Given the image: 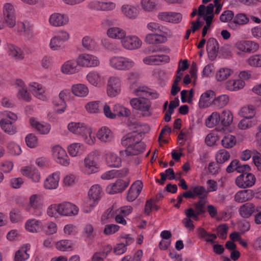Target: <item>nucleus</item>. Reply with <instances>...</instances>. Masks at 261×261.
<instances>
[{
	"mask_svg": "<svg viewBox=\"0 0 261 261\" xmlns=\"http://www.w3.org/2000/svg\"><path fill=\"white\" fill-rule=\"evenodd\" d=\"M244 85L245 83L243 81L241 80H233L228 81L226 84L225 87L227 90L233 91L243 88Z\"/></svg>",
	"mask_w": 261,
	"mask_h": 261,
	"instance_id": "c03bdc74",
	"label": "nucleus"
},
{
	"mask_svg": "<svg viewBox=\"0 0 261 261\" xmlns=\"http://www.w3.org/2000/svg\"><path fill=\"white\" fill-rule=\"evenodd\" d=\"M99 168L98 155L97 153L92 152L85 158L81 167V170L85 174L90 175L97 172Z\"/></svg>",
	"mask_w": 261,
	"mask_h": 261,
	"instance_id": "f257e3e1",
	"label": "nucleus"
},
{
	"mask_svg": "<svg viewBox=\"0 0 261 261\" xmlns=\"http://www.w3.org/2000/svg\"><path fill=\"white\" fill-rule=\"evenodd\" d=\"M53 155L55 161L62 165H69V158L65 150L60 146H56L53 149Z\"/></svg>",
	"mask_w": 261,
	"mask_h": 261,
	"instance_id": "1a4fd4ad",
	"label": "nucleus"
},
{
	"mask_svg": "<svg viewBox=\"0 0 261 261\" xmlns=\"http://www.w3.org/2000/svg\"><path fill=\"white\" fill-rule=\"evenodd\" d=\"M233 12L231 10L224 11L220 16V20L222 22H227L233 18Z\"/></svg>",
	"mask_w": 261,
	"mask_h": 261,
	"instance_id": "774afa93",
	"label": "nucleus"
},
{
	"mask_svg": "<svg viewBox=\"0 0 261 261\" xmlns=\"http://www.w3.org/2000/svg\"><path fill=\"white\" fill-rule=\"evenodd\" d=\"M169 57L167 55H154L146 57L143 59V63L148 65H159L162 62L168 63Z\"/></svg>",
	"mask_w": 261,
	"mask_h": 261,
	"instance_id": "f3484780",
	"label": "nucleus"
},
{
	"mask_svg": "<svg viewBox=\"0 0 261 261\" xmlns=\"http://www.w3.org/2000/svg\"><path fill=\"white\" fill-rule=\"evenodd\" d=\"M158 18L162 21L177 23L181 20L182 15L179 13L175 12H160L158 15Z\"/></svg>",
	"mask_w": 261,
	"mask_h": 261,
	"instance_id": "ddd939ff",
	"label": "nucleus"
},
{
	"mask_svg": "<svg viewBox=\"0 0 261 261\" xmlns=\"http://www.w3.org/2000/svg\"><path fill=\"white\" fill-rule=\"evenodd\" d=\"M256 181L255 176L250 173L241 174L238 176L235 180L236 185L240 188L247 189L253 186Z\"/></svg>",
	"mask_w": 261,
	"mask_h": 261,
	"instance_id": "7ed1b4c3",
	"label": "nucleus"
},
{
	"mask_svg": "<svg viewBox=\"0 0 261 261\" xmlns=\"http://www.w3.org/2000/svg\"><path fill=\"white\" fill-rule=\"evenodd\" d=\"M133 125H135L134 128L137 129L134 130V133L127 134L121 140V144L125 147H132L141 140L140 134L142 133V132L137 129L140 126L138 124H133L132 126Z\"/></svg>",
	"mask_w": 261,
	"mask_h": 261,
	"instance_id": "20e7f679",
	"label": "nucleus"
},
{
	"mask_svg": "<svg viewBox=\"0 0 261 261\" xmlns=\"http://www.w3.org/2000/svg\"><path fill=\"white\" fill-rule=\"evenodd\" d=\"M219 48V43L214 38H210L206 43V50L208 58L211 61H214L216 58Z\"/></svg>",
	"mask_w": 261,
	"mask_h": 261,
	"instance_id": "4468645a",
	"label": "nucleus"
},
{
	"mask_svg": "<svg viewBox=\"0 0 261 261\" xmlns=\"http://www.w3.org/2000/svg\"><path fill=\"white\" fill-rule=\"evenodd\" d=\"M113 111L114 112L115 118L117 116L119 117H127L131 114V111L129 109L119 104L114 105Z\"/></svg>",
	"mask_w": 261,
	"mask_h": 261,
	"instance_id": "a19ab883",
	"label": "nucleus"
},
{
	"mask_svg": "<svg viewBox=\"0 0 261 261\" xmlns=\"http://www.w3.org/2000/svg\"><path fill=\"white\" fill-rule=\"evenodd\" d=\"M121 10L125 17L130 19H136L139 13V7L136 5L125 4L121 6Z\"/></svg>",
	"mask_w": 261,
	"mask_h": 261,
	"instance_id": "a211bd4d",
	"label": "nucleus"
},
{
	"mask_svg": "<svg viewBox=\"0 0 261 261\" xmlns=\"http://www.w3.org/2000/svg\"><path fill=\"white\" fill-rule=\"evenodd\" d=\"M215 96V92L213 90H207L200 96L198 105L201 109L207 108L210 106L209 101Z\"/></svg>",
	"mask_w": 261,
	"mask_h": 261,
	"instance_id": "2f4dec72",
	"label": "nucleus"
},
{
	"mask_svg": "<svg viewBox=\"0 0 261 261\" xmlns=\"http://www.w3.org/2000/svg\"><path fill=\"white\" fill-rule=\"evenodd\" d=\"M29 248L27 246L22 247L17 251L15 255V261H25L29 258V254L27 253Z\"/></svg>",
	"mask_w": 261,
	"mask_h": 261,
	"instance_id": "09e8293b",
	"label": "nucleus"
},
{
	"mask_svg": "<svg viewBox=\"0 0 261 261\" xmlns=\"http://www.w3.org/2000/svg\"><path fill=\"white\" fill-rule=\"evenodd\" d=\"M25 227L27 231L30 232L35 233L42 229L43 224L40 220L32 219L26 221Z\"/></svg>",
	"mask_w": 261,
	"mask_h": 261,
	"instance_id": "c756f323",
	"label": "nucleus"
},
{
	"mask_svg": "<svg viewBox=\"0 0 261 261\" xmlns=\"http://www.w3.org/2000/svg\"><path fill=\"white\" fill-rule=\"evenodd\" d=\"M60 179V173L55 172L49 176L44 182V188L46 189L51 190L56 189L58 186Z\"/></svg>",
	"mask_w": 261,
	"mask_h": 261,
	"instance_id": "cd10ccee",
	"label": "nucleus"
},
{
	"mask_svg": "<svg viewBox=\"0 0 261 261\" xmlns=\"http://www.w3.org/2000/svg\"><path fill=\"white\" fill-rule=\"evenodd\" d=\"M28 206L33 209L35 215L40 216L43 208L41 196L38 194L31 195L29 198Z\"/></svg>",
	"mask_w": 261,
	"mask_h": 261,
	"instance_id": "9d476101",
	"label": "nucleus"
},
{
	"mask_svg": "<svg viewBox=\"0 0 261 261\" xmlns=\"http://www.w3.org/2000/svg\"><path fill=\"white\" fill-rule=\"evenodd\" d=\"M145 148V145L144 142L140 141L137 143L134 144L132 147H127L125 150L120 151V154L122 155L125 153L126 155H136L140 153H142Z\"/></svg>",
	"mask_w": 261,
	"mask_h": 261,
	"instance_id": "6ab92c4d",
	"label": "nucleus"
},
{
	"mask_svg": "<svg viewBox=\"0 0 261 261\" xmlns=\"http://www.w3.org/2000/svg\"><path fill=\"white\" fill-rule=\"evenodd\" d=\"M254 197V192L252 190H243L238 191L234 195L235 201L243 203L250 200Z\"/></svg>",
	"mask_w": 261,
	"mask_h": 261,
	"instance_id": "4be33fe9",
	"label": "nucleus"
},
{
	"mask_svg": "<svg viewBox=\"0 0 261 261\" xmlns=\"http://www.w3.org/2000/svg\"><path fill=\"white\" fill-rule=\"evenodd\" d=\"M31 91L34 95L39 99L45 100L47 99L45 95V88L41 84L37 83H32L30 84Z\"/></svg>",
	"mask_w": 261,
	"mask_h": 261,
	"instance_id": "5701e85b",
	"label": "nucleus"
},
{
	"mask_svg": "<svg viewBox=\"0 0 261 261\" xmlns=\"http://www.w3.org/2000/svg\"><path fill=\"white\" fill-rule=\"evenodd\" d=\"M140 5L142 8L147 12L152 11L156 7L155 0H141Z\"/></svg>",
	"mask_w": 261,
	"mask_h": 261,
	"instance_id": "13d9d810",
	"label": "nucleus"
},
{
	"mask_svg": "<svg viewBox=\"0 0 261 261\" xmlns=\"http://www.w3.org/2000/svg\"><path fill=\"white\" fill-rule=\"evenodd\" d=\"M221 116V124L224 126H227L232 122L233 116L231 112L228 110L223 111Z\"/></svg>",
	"mask_w": 261,
	"mask_h": 261,
	"instance_id": "de8ad7c7",
	"label": "nucleus"
},
{
	"mask_svg": "<svg viewBox=\"0 0 261 261\" xmlns=\"http://www.w3.org/2000/svg\"><path fill=\"white\" fill-rule=\"evenodd\" d=\"M143 188V183L141 181H136L129 189L126 199L128 201H134L140 194Z\"/></svg>",
	"mask_w": 261,
	"mask_h": 261,
	"instance_id": "2eb2a0df",
	"label": "nucleus"
},
{
	"mask_svg": "<svg viewBox=\"0 0 261 261\" xmlns=\"http://www.w3.org/2000/svg\"><path fill=\"white\" fill-rule=\"evenodd\" d=\"M68 150L70 155L77 156L81 152V145L77 143H73L68 146Z\"/></svg>",
	"mask_w": 261,
	"mask_h": 261,
	"instance_id": "0e129e2a",
	"label": "nucleus"
},
{
	"mask_svg": "<svg viewBox=\"0 0 261 261\" xmlns=\"http://www.w3.org/2000/svg\"><path fill=\"white\" fill-rule=\"evenodd\" d=\"M106 162L109 167L113 168H118L121 164V158L112 152H109L106 154Z\"/></svg>",
	"mask_w": 261,
	"mask_h": 261,
	"instance_id": "c85d7f7f",
	"label": "nucleus"
},
{
	"mask_svg": "<svg viewBox=\"0 0 261 261\" xmlns=\"http://www.w3.org/2000/svg\"><path fill=\"white\" fill-rule=\"evenodd\" d=\"M122 46L128 50H134L139 48L142 45V41L137 36H127L124 37L121 41Z\"/></svg>",
	"mask_w": 261,
	"mask_h": 261,
	"instance_id": "423d86ee",
	"label": "nucleus"
},
{
	"mask_svg": "<svg viewBox=\"0 0 261 261\" xmlns=\"http://www.w3.org/2000/svg\"><path fill=\"white\" fill-rule=\"evenodd\" d=\"M49 21L53 26L60 27L67 24L68 18L67 16L60 13H54L50 16Z\"/></svg>",
	"mask_w": 261,
	"mask_h": 261,
	"instance_id": "a878e982",
	"label": "nucleus"
},
{
	"mask_svg": "<svg viewBox=\"0 0 261 261\" xmlns=\"http://www.w3.org/2000/svg\"><path fill=\"white\" fill-rule=\"evenodd\" d=\"M90 127L81 122H70L68 125L69 130L73 134L82 136L85 132H88Z\"/></svg>",
	"mask_w": 261,
	"mask_h": 261,
	"instance_id": "412c9836",
	"label": "nucleus"
},
{
	"mask_svg": "<svg viewBox=\"0 0 261 261\" xmlns=\"http://www.w3.org/2000/svg\"><path fill=\"white\" fill-rule=\"evenodd\" d=\"M147 28L151 31H158L159 33H163L164 35H167L168 30L159 23L151 22L147 24Z\"/></svg>",
	"mask_w": 261,
	"mask_h": 261,
	"instance_id": "864d4df0",
	"label": "nucleus"
},
{
	"mask_svg": "<svg viewBox=\"0 0 261 261\" xmlns=\"http://www.w3.org/2000/svg\"><path fill=\"white\" fill-rule=\"evenodd\" d=\"M86 79L90 84L94 86L100 85L104 80L101 74L97 71L90 72L87 75Z\"/></svg>",
	"mask_w": 261,
	"mask_h": 261,
	"instance_id": "c9c22d12",
	"label": "nucleus"
},
{
	"mask_svg": "<svg viewBox=\"0 0 261 261\" xmlns=\"http://www.w3.org/2000/svg\"><path fill=\"white\" fill-rule=\"evenodd\" d=\"M72 92L76 96L79 97H85L89 93L88 87L82 84H77L72 86Z\"/></svg>",
	"mask_w": 261,
	"mask_h": 261,
	"instance_id": "4c0bfd02",
	"label": "nucleus"
},
{
	"mask_svg": "<svg viewBox=\"0 0 261 261\" xmlns=\"http://www.w3.org/2000/svg\"><path fill=\"white\" fill-rule=\"evenodd\" d=\"M30 123L32 127L40 134H47L50 130V125L46 123H40L34 118H31Z\"/></svg>",
	"mask_w": 261,
	"mask_h": 261,
	"instance_id": "393cba45",
	"label": "nucleus"
},
{
	"mask_svg": "<svg viewBox=\"0 0 261 261\" xmlns=\"http://www.w3.org/2000/svg\"><path fill=\"white\" fill-rule=\"evenodd\" d=\"M96 136L102 142H109L113 139L112 132L106 126H103L99 129L96 134Z\"/></svg>",
	"mask_w": 261,
	"mask_h": 261,
	"instance_id": "7c9ffc66",
	"label": "nucleus"
},
{
	"mask_svg": "<svg viewBox=\"0 0 261 261\" xmlns=\"http://www.w3.org/2000/svg\"><path fill=\"white\" fill-rule=\"evenodd\" d=\"M232 71L228 68H223L219 70L216 74V79L219 81H223L230 75Z\"/></svg>",
	"mask_w": 261,
	"mask_h": 261,
	"instance_id": "bf43d9fd",
	"label": "nucleus"
},
{
	"mask_svg": "<svg viewBox=\"0 0 261 261\" xmlns=\"http://www.w3.org/2000/svg\"><path fill=\"white\" fill-rule=\"evenodd\" d=\"M135 66L134 61L130 58L122 57L120 70L126 71L132 68Z\"/></svg>",
	"mask_w": 261,
	"mask_h": 261,
	"instance_id": "4d7b16f0",
	"label": "nucleus"
},
{
	"mask_svg": "<svg viewBox=\"0 0 261 261\" xmlns=\"http://www.w3.org/2000/svg\"><path fill=\"white\" fill-rule=\"evenodd\" d=\"M256 209L253 203L247 202L240 207L239 212L242 217L248 218L255 211Z\"/></svg>",
	"mask_w": 261,
	"mask_h": 261,
	"instance_id": "72a5a7b5",
	"label": "nucleus"
},
{
	"mask_svg": "<svg viewBox=\"0 0 261 261\" xmlns=\"http://www.w3.org/2000/svg\"><path fill=\"white\" fill-rule=\"evenodd\" d=\"M15 122L6 118H2L0 120V126L5 133L13 135L17 132V127L15 125Z\"/></svg>",
	"mask_w": 261,
	"mask_h": 261,
	"instance_id": "aec40b11",
	"label": "nucleus"
},
{
	"mask_svg": "<svg viewBox=\"0 0 261 261\" xmlns=\"http://www.w3.org/2000/svg\"><path fill=\"white\" fill-rule=\"evenodd\" d=\"M197 234L199 238L212 244L214 243V241L217 237L215 233H208L204 228L201 227L198 229Z\"/></svg>",
	"mask_w": 261,
	"mask_h": 261,
	"instance_id": "58836bf2",
	"label": "nucleus"
},
{
	"mask_svg": "<svg viewBox=\"0 0 261 261\" xmlns=\"http://www.w3.org/2000/svg\"><path fill=\"white\" fill-rule=\"evenodd\" d=\"M84 236L89 240L94 238V227L91 224H86L83 229Z\"/></svg>",
	"mask_w": 261,
	"mask_h": 261,
	"instance_id": "e2e57ef3",
	"label": "nucleus"
},
{
	"mask_svg": "<svg viewBox=\"0 0 261 261\" xmlns=\"http://www.w3.org/2000/svg\"><path fill=\"white\" fill-rule=\"evenodd\" d=\"M239 114L240 116L246 119H251L255 114V108L251 105L244 106L241 108Z\"/></svg>",
	"mask_w": 261,
	"mask_h": 261,
	"instance_id": "37998d69",
	"label": "nucleus"
},
{
	"mask_svg": "<svg viewBox=\"0 0 261 261\" xmlns=\"http://www.w3.org/2000/svg\"><path fill=\"white\" fill-rule=\"evenodd\" d=\"M194 199L198 197L199 199H206L208 195L207 190L201 186L192 187Z\"/></svg>",
	"mask_w": 261,
	"mask_h": 261,
	"instance_id": "79ce46f5",
	"label": "nucleus"
},
{
	"mask_svg": "<svg viewBox=\"0 0 261 261\" xmlns=\"http://www.w3.org/2000/svg\"><path fill=\"white\" fill-rule=\"evenodd\" d=\"M249 18L246 15L243 13H239L237 14L233 18V21L229 24V26L235 24L244 25L248 23Z\"/></svg>",
	"mask_w": 261,
	"mask_h": 261,
	"instance_id": "5fc2aeb1",
	"label": "nucleus"
},
{
	"mask_svg": "<svg viewBox=\"0 0 261 261\" xmlns=\"http://www.w3.org/2000/svg\"><path fill=\"white\" fill-rule=\"evenodd\" d=\"M248 63L251 66L261 67V55L251 56L248 59Z\"/></svg>",
	"mask_w": 261,
	"mask_h": 261,
	"instance_id": "69168bd1",
	"label": "nucleus"
},
{
	"mask_svg": "<svg viewBox=\"0 0 261 261\" xmlns=\"http://www.w3.org/2000/svg\"><path fill=\"white\" fill-rule=\"evenodd\" d=\"M221 121V116L218 112H213L207 118L205 121L206 125L208 127H213Z\"/></svg>",
	"mask_w": 261,
	"mask_h": 261,
	"instance_id": "49530a36",
	"label": "nucleus"
},
{
	"mask_svg": "<svg viewBox=\"0 0 261 261\" xmlns=\"http://www.w3.org/2000/svg\"><path fill=\"white\" fill-rule=\"evenodd\" d=\"M21 172L23 175L29 177L34 182H38L40 179V175L38 171L33 166H27L21 168Z\"/></svg>",
	"mask_w": 261,
	"mask_h": 261,
	"instance_id": "b1692460",
	"label": "nucleus"
},
{
	"mask_svg": "<svg viewBox=\"0 0 261 261\" xmlns=\"http://www.w3.org/2000/svg\"><path fill=\"white\" fill-rule=\"evenodd\" d=\"M77 63L79 66L82 67H92L99 65V61L95 56L82 54L77 58Z\"/></svg>",
	"mask_w": 261,
	"mask_h": 261,
	"instance_id": "39448f33",
	"label": "nucleus"
},
{
	"mask_svg": "<svg viewBox=\"0 0 261 261\" xmlns=\"http://www.w3.org/2000/svg\"><path fill=\"white\" fill-rule=\"evenodd\" d=\"M8 54L9 56L16 60H22L24 58L23 51L19 47L12 44H8Z\"/></svg>",
	"mask_w": 261,
	"mask_h": 261,
	"instance_id": "bb28decb",
	"label": "nucleus"
},
{
	"mask_svg": "<svg viewBox=\"0 0 261 261\" xmlns=\"http://www.w3.org/2000/svg\"><path fill=\"white\" fill-rule=\"evenodd\" d=\"M8 149L12 155H19L21 152L20 147L14 142H10L8 144Z\"/></svg>",
	"mask_w": 261,
	"mask_h": 261,
	"instance_id": "338daca9",
	"label": "nucleus"
},
{
	"mask_svg": "<svg viewBox=\"0 0 261 261\" xmlns=\"http://www.w3.org/2000/svg\"><path fill=\"white\" fill-rule=\"evenodd\" d=\"M108 36L113 39H122L125 37L126 33L125 31L119 28L112 27L107 31Z\"/></svg>",
	"mask_w": 261,
	"mask_h": 261,
	"instance_id": "ea45409f",
	"label": "nucleus"
},
{
	"mask_svg": "<svg viewBox=\"0 0 261 261\" xmlns=\"http://www.w3.org/2000/svg\"><path fill=\"white\" fill-rule=\"evenodd\" d=\"M120 92V81L117 77H111L108 82L107 94L110 97H115Z\"/></svg>",
	"mask_w": 261,
	"mask_h": 261,
	"instance_id": "9b49d317",
	"label": "nucleus"
},
{
	"mask_svg": "<svg viewBox=\"0 0 261 261\" xmlns=\"http://www.w3.org/2000/svg\"><path fill=\"white\" fill-rule=\"evenodd\" d=\"M131 106L141 112L144 116H149L151 114L150 101L144 97L134 98L130 100Z\"/></svg>",
	"mask_w": 261,
	"mask_h": 261,
	"instance_id": "f03ea898",
	"label": "nucleus"
},
{
	"mask_svg": "<svg viewBox=\"0 0 261 261\" xmlns=\"http://www.w3.org/2000/svg\"><path fill=\"white\" fill-rule=\"evenodd\" d=\"M57 210L59 215L66 216H75L79 212V208L75 205L68 202L58 204Z\"/></svg>",
	"mask_w": 261,
	"mask_h": 261,
	"instance_id": "0eeeda50",
	"label": "nucleus"
},
{
	"mask_svg": "<svg viewBox=\"0 0 261 261\" xmlns=\"http://www.w3.org/2000/svg\"><path fill=\"white\" fill-rule=\"evenodd\" d=\"M122 56H113L109 59L110 66L116 70H120Z\"/></svg>",
	"mask_w": 261,
	"mask_h": 261,
	"instance_id": "052dcab7",
	"label": "nucleus"
},
{
	"mask_svg": "<svg viewBox=\"0 0 261 261\" xmlns=\"http://www.w3.org/2000/svg\"><path fill=\"white\" fill-rule=\"evenodd\" d=\"M16 85L18 88V97L19 99H22L26 102L31 100L32 96L27 90V87L23 81L17 79L16 81Z\"/></svg>",
	"mask_w": 261,
	"mask_h": 261,
	"instance_id": "dca6fc26",
	"label": "nucleus"
},
{
	"mask_svg": "<svg viewBox=\"0 0 261 261\" xmlns=\"http://www.w3.org/2000/svg\"><path fill=\"white\" fill-rule=\"evenodd\" d=\"M56 248L61 251H68L72 248V244L68 240H63L56 243Z\"/></svg>",
	"mask_w": 261,
	"mask_h": 261,
	"instance_id": "6e6d98bb",
	"label": "nucleus"
},
{
	"mask_svg": "<svg viewBox=\"0 0 261 261\" xmlns=\"http://www.w3.org/2000/svg\"><path fill=\"white\" fill-rule=\"evenodd\" d=\"M102 189L98 184L92 186L88 192L90 199L93 200L94 202L99 200L102 196Z\"/></svg>",
	"mask_w": 261,
	"mask_h": 261,
	"instance_id": "e433bc0d",
	"label": "nucleus"
},
{
	"mask_svg": "<svg viewBox=\"0 0 261 261\" xmlns=\"http://www.w3.org/2000/svg\"><path fill=\"white\" fill-rule=\"evenodd\" d=\"M230 157L229 152L224 149L219 150L216 154V160L219 164L224 163L228 161Z\"/></svg>",
	"mask_w": 261,
	"mask_h": 261,
	"instance_id": "3c124183",
	"label": "nucleus"
},
{
	"mask_svg": "<svg viewBox=\"0 0 261 261\" xmlns=\"http://www.w3.org/2000/svg\"><path fill=\"white\" fill-rule=\"evenodd\" d=\"M222 146L226 148H230L236 144V139L234 136L231 135L225 136L221 140Z\"/></svg>",
	"mask_w": 261,
	"mask_h": 261,
	"instance_id": "603ef678",
	"label": "nucleus"
},
{
	"mask_svg": "<svg viewBox=\"0 0 261 261\" xmlns=\"http://www.w3.org/2000/svg\"><path fill=\"white\" fill-rule=\"evenodd\" d=\"M14 12V7L12 4H5L3 7V14L5 22L10 28H13L16 24Z\"/></svg>",
	"mask_w": 261,
	"mask_h": 261,
	"instance_id": "6e6552de",
	"label": "nucleus"
},
{
	"mask_svg": "<svg viewBox=\"0 0 261 261\" xmlns=\"http://www.w3.org/2000/svg\"><path fill=\"white\" fill-rule=\"evenodd\" d=\"M229 101V96L226 94H222L215 97L212 101V104L216 107L220 109L226 106Z\"/></svg>",
	"mask_w": 261,
	"mask_h": 261,
	"instance_id": "a18cd8bd",
	"label": "nucleus"
},
{
	"mask_svg": "<svg viewBox=\"0 0 261 261\" xmlns=\"http://www.w3.org/2000/svg\"><path fill=\"white\" fill-rule=\"evenodd\" d=\"M88 133L85 132L81 137L86 143L88 145H92L95 143V138L94 135H92V131L90 127L88 129Z\"/></svg>",
	"mask_w": 261,
	"mask_h": 261,
	"instance_id": "680f3d73",
	"label": "nucleus"
},
{
	"mask_svg": "<svg viewBox=\"0 0 261 261\" xmlns=\"http://www.w3.org/2000/svg\"><path fill=\"white\" fill-rule=\"evenodd\" d=\"M129 181L122 179H118L115 183L109 185L106 188V191L109 194H114L123 191L128 186Z\"/></svg>",
	"mask_w": 261,
	"mask_h": 261,
	"instance_id": "f8f14e48",
	"label": "nucleus"
},
{
	"mask_svg": "<svg viewBox=\"0 0 261 261\" xmlns=\"http://www.w3.org/2000/svg\"><path fill=\"white\" fill-rule=\"evenodd\" d=\"M78 64L76 61L70 60L66 62L62 66L61 70L65 74H73L78 71Z\"/></svg>",
	"mask_w": 261,
	"mask_h": 261,
	"instance_id": "f704fd0d",
	"label": "nucleus"
},
{
	"mask_svg": "<svg viewBox=\"0 0 261 261\" xmlns=\"http://www.w3.org/2000/svg\"><path fill=\"white\" fill-rule=\"evenodd\" d=\"M100 101H93L88 102L85 105V109L88 113H97L100 111V107L102 106Z\"/></svg>",
	"mask_w": 261,
	"mask_h": 261,
	"instance_id": "8fccbe9b",
	"label": "nucleus"
},
{
	"mask_svg": "<svg viewBox=\"0 0 261 261\" xmlns=\"http://www.w3.org/2000/svg\"><path fill=\"white\" fill-rule=\"evenodd\" d=\"M166 41L167 38L164 34H149L145 38V41L150 44L163 43Z\"/></svg>",
	"mask_w": 261,
	"mask_h": 261,
	"instance_id": "473e14b6",
	"label": "nucleus"
}]
</instances>
